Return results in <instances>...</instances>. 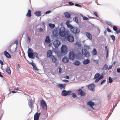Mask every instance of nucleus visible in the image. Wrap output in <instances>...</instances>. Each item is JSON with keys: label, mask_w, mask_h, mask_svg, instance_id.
Listing matches in <instances>:
<instances>
[{"label": "nucleus", "mask_w": 120, "mask_h": 120, "mask_svg": "<svg viewBox=\"0 0 120 120\" xmlns=\"http://www.w3.org/2000/svg\"><path fill=\"white\" fill-rule=\"evenodd\" d=\"M72 32L75 34L78 33L79 32V30L77 27H73Z\"/></svg>", "instance_id": "dca6fc26"}, {"label": "nucleus", "mask_w": 120, "mask_h": 120, "mask_svg": "<svg viewBox=\"0 0 120 120\" xmlns=\"http://www.w3.org/2000/svg\"><path fill=\"white\" fill-rule=\"evenodd\" d=\"M45 41L46 43H49L50 42V39L49 37L48 36H47L46 37Z\"/></svg>", "instance_id": "c756f323"}, {"label": "nucleus", "mask_w": 120, "mask_h": 120, "mask_svg": "<svg viewBox=\"0 0 120 120\" xmlns=\"http://www.w3.org/2000/svg\"><path fill=\"white\" fill-rule=\"evenodd\" d=\"M87 17L89 19H97V20H99V19H98L95 18L94 17H92L91 16H89V15H87Z\"/></svg>", "instance_id": "49530a36"}, {"label": "nucleus", "mask_w": 120, "mask_h": 120, "mask_svg": "<svg viewBox=\"0 0 120 120\" xmlns=\"http://www.w3.org/2000/svg\"><path fill=\"white\" fill-rule=\"evenodd\" d=\"M90 60L89 58H87L86 59H84L83 61V64H86L90 62Z\"/></svg>", "instance_id": "4468645a"}, {"label": "nucleus", "mask_w": 120, "mask_h": 120, "mask_svg": "<svg viewBox=\"0 0 120 120\" xmlns=\"http://www.w3.org/2000/svg\"><path fill=\"white\" fill-rule=\"evenodd\" d=\"M72 97L73 98H75L76 96V95L74 93H72Z\"/></svg>", "instance_id": "0e129e2a"}, {"label": "nucleus", "mask_w": 120, "mask_h": 120, "mask_svg": "<svg viewBox=\"0 0 120 120\" xmlns=\"http://www.w3.org/2000/svg\"><path fill=\"white\" fill-rule=\"evenodd\" d=\"M67 49V47L65 45H63L61 48V50L62 53L66 54Z\"/></svg>", "instance_id": "0eeeda50"}, {"label": "nucleus", "mask_w": 120, "mask_h": 120, "mask_svg": "<svg viewBox=\"0 0 120 120\" xmlns=\"http://www.w3.org/2000/svg\"><path fill=\"white\" fill-rule=\"evenodd\" d=\"M6 71L7 72L9 75H10L11 73V71L10 69V68L8 66L6 69Z\"/></svg>", "instance_id": "c85d7f7f"}, {"label": "nucleus", "mask_w": 120, "mask_h": 120, "mask_svg": "<svg viewBox=\"0 0 120 120\" xmlns=\"http://www.w3.org/2000/svg\"><path fill=\"white\" fill-rule=\"evenodd\" d=\"M93 14L96 17H97L98 18H99V19H100V18L99 17L98 15V13L96 11L94 12Z\"/></svg>", "instance_id": "4c0bfd02"}, {"label": "nucleus", "mask_w": 120, "mask_h": 120, "mask_svg": "<svg viewBox=\"0 0 120 120\" xmlns=\"http://www.w3.org/2000/svg\"><path fill=\"white\" fill-rule=\"evenodd\" d=\"M34 54V56H35L37 58H38V53L37 52H35Z\"/></svg>", "instance_id": "603ef678"}, {"label": "nucleus", "mask_w": 120, "mask_h": 120, "mask_svg": "<svg viewBox=\"0 0 120 120\" xmlns=\"http://www.w3.org/2000/svg\"><path fill=\"white\" fill-rule=\"evenodd\" d=\"M106 79H105L103 80H101V82H100V83L99 84L98 86H100L101 85H102L106 82Z\"/></svg>", "instance_id": "7c9ffc66"}, {"label": "nucleus", "mask_w": 120, "mask_h": 120, "mask_svg": "<svg viewBox=\"0 0 120 120\" xmlns=\"http://www.w3.org/2000/svg\"><path fill=\"white\" fill-rule=\"evenodd\" d=\"M29 64H31L33 67V68L36 71H38V70L37 67L35 64H34L33 62H30L29 63Z\"/></svg>", "instance_id": "b1692460"}, {"label": "nucleus", "mask_w": 120, "mask_h": 120, "mask_svg": "<svg viewBox=\"0 0 120 120\" xmlns=\"http://www.w3.org/2000/svg\"><path fill=\"white\" fill-rule=\"evenodd\" d=\"M112 81L113 79L110 76L108 78L109 83H112Z\"/></svg>", "instance_id": "a19ab883"}, {"label": "nucleus", "mask_w": 120, "mask_h": 120, "mask_svg": "<svg viewBox=\"0 0 120 120\" xmlns=\"http://www.w3.org/2000/svg\"><path fill=\"white\" fill-rule=\"evenodd\" d=\"M68 21L66 22V24L67 25V27L71 29H73V27L69 22H70V21L69 20H68Z\"/></svg>", "instance_id": "a211bd4d"}, {"label": "nucleus", "mask_w": 120, "mask_h": 120, "mask_svg": "<svg viewBox=\"0 0 120 120\" xmlns=\"http://www.w3.org/2000/svg\"><path fill=\"white\" fill-rule=\"evenodd\" d=\"M78 94L81 96H82V91L81 89H79L78 90Z\"/></svg>", "instance_id": "2f4dec72"}, {"label": "nucleus", "mask_w": 120, "mask_h": 120, "mask_svg": "<svg viewBox=\"0 0 120 120\" xmlns=\"http://www.w3.org/2000/svg\"><path fill=\"white\" fill-rule=\"evenodd\" d=\"M76 56V54L73 51H70L69 53L68 57L69 58L73 60H74Z\"/></svg>", "instance_id": "39448f33"}, {"label": "nucleus", "mask_w": 120, "mask_h": 120, "mask_svg": "<svg viewBox=\"0 0 120 120\" xmlns=\"http://www.w3.org/2000/svg\"><path fill=\"white\" fill-rule=\"evenodd\" d=\"M105 74L103 72H102L100 74V75L99 78H98L100 80L103 78L104 77Z\"/></svg>", "instance_id": "cd10ccee"}, {"label": "nucleus", "mask_w": 120, "mask_h": 120, "mask_svg": "<svg viewBox=\"0 0 120 120\" xmlns=\"http://www.w3.org/2000/svg\"><path fill=\"white\" fill-rule=\"evenodd\" d=\"M31 11L29 9L28 10L27 13L26 15V16L27 17H30L31 16Z\"/></svg>", "instance_id": "412c9836"}, {"label": "nucleus", "mask_w": 120, "mask_h": 120, "mask_svg": "<svg viewBox=\"0 0 120 120\" xmlns=\"http://www.w3.org/2000/svg\"><path fill=\"white\" fill-rule=\"evenodd\" d=\"M4 54L5 56L8 58H10L11 56L7 52L5 51L4 52Z\"/></svg>", "instance_id": "393cba45"}, {"label": "nucleus", "mask_w": 120, "mask_h": 120, "mask_svg": "<svg viewBox=\"0 0 120 120\" xmlns=\"http://www.w3.org/2000/svg\"><path fill=\"white\" fill-rule=\"evenodd\" d=\"M90 24H91V23L89 21L86 22L85 24L86 27L87 28H90Z\"/></svg>", "instance_id": "4be33fe9"}, {"label": "nucleus", "mask_w": 120, "mask_h": 120, "mask_svg": "<svg viewBox=\"0 0 120 120\" xmlns=\"http://www.w3.org/2000/svg\"><path fill=\"white\" fill-rule=\"evenodd\" d=\"M49 26L51 29H53L55 26V25L52 23H49Z\"/></svg>", "instance_id": "ea45409f"}, {"label": "nucleus", "mask_w": 120, "mask_h": 120, "mask_svg": "<svg viewBox=\"0 0 120 120\" xmlns=\"http://www.w3.org/2000/svg\"><path fill=\"white\" fill-rule=\"evenodd\" d=\"M95 85L93 83H90L86 86L89 90L93 92L95 91Z\"/></svg>", "instance_id": "f257e3e1"}, {"label": "nucleus", "mask_w": 120, "mask_h": 120, "mask_svg": "<svg viewBox=\"0 0 120 120\" xmlns=\"http://www.w3.org/2000/svg\"><path fill=\"white\" fill-rule=\"evenodd\" d=\"M96 27L97 28V30L98 31V34H99L100 32L101 31L99 29V27L98 26H96Z\"/></svg>", "instance_id": "4d7b16f0"}, {"label": "nucleus", "mask_w": 120, "mask_h": 120, "mask_svg": "<svg viewBox=\"0 0 120 120\" xmlns=\"http://www.w3.org/2000/svg\"><path fill=\"white\" fill-rule=\"evenodd\" d=\"M74 64L75 65H78L80 64V62L79 61H77L74 63Z\"/></svg>", "instance_id": "a18cd8bd"}, {"label": "nucleus", "mask_w": 120, "mask_h": 120, "mask_svg": "<svg viewBox=\"0 0 120 120\" xmlns=\"http://www.w3.org/2000/svg\"><path fill=\"white\" fill-rule=\"evenodd\" d=\"M40 113L37 112L35 114L34 117V120H38Z\"/></svg>", "instance_id": "ddd939ff"}, {"label": "nucleus", "mask_w": 120, "mask_h": 120, "mask_svg": "<svg viewBox=\"0 0 120 120\" xmlns=\"http://www.w3.org/2000/svg\"><path fill=\"white\" fill-rule=\"evenodd\" d=\"M116 69H115L113 72V75L114 76H116V73L115 71Z\"/></svg>", "instance_id": "bf43d9fd"}, {"label": "nucleus", "mask_w": 120, "mask_h": 120, "mask_svg": "<svg viewBox=\"0 0 120 120\" xmlns=\"http://www.w3.org/2000/svg\"><path fill=\"white\" fill-rule=\"evenodd\" d=\"M53 43L54 46L56 47H58L61 44L60 41L57 40L54 41Z\"/></svg>", "instance_id": "f8f14e48"}, {"label": "nucleus", "mask_w": 120, "mask_h": 120, "mask_svg": "<svg viewBox=\"0 0 120 120\" xmlns=\"http://www.w3.org/2000/svg\"><path fill=\"white\" fill-rule=\"evenodd\" d=\"M95 79V80L94 81V82H97L99 81L100 80L98 78H97L95 79Z\"/></svg>", "instance_id": "6e6d98bb"}, {"label": "nucleus", "mask_w": 120, "mask_h": 120, "mask_svg": "<svg viewBox=\"0 0 120 120\" xmlns=\"http://www.w3.org/2000/svg\"><path fill=\"white\" fill-rule=\"evenodd\" d=\"M105 51H106V52H108V47L107 46H105Z\"/></svg>", "instance_id": "338daca9"}, {"label": "nucleus", "mask_w": 120, "mask_h": 120, "mask_svg": "<svg viewBox=\"0 0 120 120\" xmlns=\"http://www.w3.org/2000/svg\"><path fill=\"white\" fill-rule=\"evenodd\" d=\"M69 59L67 57H65L62 59V61L63 62L67 63L69 61Z\"/></svg>", "instance_id": "6ab92c4d"}, {"label": "nucleus", "mask_w": 120, "mask_h": 120, "mask_svg": "<svg viewBox=\"0 0 120 120\" xmlns=\"http://www.w3.org/2000/svg\"><path fill=\"white\" fill-rule=\"evenodd\" d=\"M85 34L88 39L90 40H92V35L89 32H85Z\"/></svg>", "instance_id": "9b49d317"}, {"label": "nucleus", "mask_w": 120, "mask_h": 120, "mask_svg": "<svg viewBox=\"0 0 120 120\" xmlns=\"http://www.w3.org/2000/svg\"><path fill=\"white\" fill-rule=\"evenodd\" d=\"M106 30L109 33H111V30H110L109 28V27H107L106 28Z\"/></svg>", "instance_id": "09e8293b"}, {"label": "nucleus", "mask_w": 120, "mask_h": 120, "mask_svg": "<svg viewBox=\"0 0 120 120\" xmlns=\"http://www.w3.org/2000/svg\"><path fill=\"white\" fill-rule=\"evenodd\" d=\"M93 61V62H95L96 64H98L99 63V61L98 60H94Z\"/></svg>", "instance_id": "8fccbe9b"}, {"label": "nucleus", "mask_w": 120, "mask_h": 120, "mask_svg": "<svg viewBox=\"0 0 120 120\" xmlns=\"http://www.w3.org/2000/svg\"><path fill=\"white\" fill-rule=\"evenodd\" d=\"M66 39L67 40L70 42H73L74 41V38L72 35H68Z\"/></svg>", "instance_id": "1a4fd4ad"}, {"label": "nucleus", "mask_w": 120, "mask_h": 120, "mask_svg": "<svg viewBox=\"0 0 120 120\" xmlns=\"http://www.w3.org/2000/svg\"><path fill=\"white\" fill-rule=\"evenodd\" d=\"M113 66L112 65L109 66V67L108 68V70H109L110 69H111Z\"/></svg>", "instance_id": "680f3d73"}, {"label": "nucleus", "mask_w": 120, "mask_h": 120, "mask_svg": "<svg viewBox=\"0 0 120 120\" xmlns=\"http://www.w3.org/2000/svg\"><path fill=\"white\" fill-rule=\"evenodd\" d=\"M91 53L93 56H95L97 55V52L96 49L95 48H94L93 50L92 51Z\"/></svg>", "instance_id": "f3484780"}, {"label": "nucleus", "mask_w": 120, "mask_h": 120, "mask_svg": "<svg viewBox=\"0 0 120 120\" xmlns=\"http://www.w3.org/2000/svg\"><path fill=\"white\" fill-rule=\"evenodd\" d=\"M69 5L71 6L73 5H74V4L73 3L71 2H68Z\"/></svg>", "instance_id": "13d9d810"}, {"label": "nucleus", "mask_w": 120, "mask_h": 120, "mask_svg": "<svg viewBox=\"0 0 120 120\" xmlns=\"http://www.w3.org/2000/svg\"><path fill=\"white\" fill-rule=\"evenodd\" d=\"M89 19L88 18H87L86 17L83 16V20H88Z\"/></svg>", "instance_id": "de8ad7c7"}, {"label": "nucleus", "mask_w": 120, "mask_h": 120, "mask_svg": "<svg viewBox=\"0 0 120 120\" xmlns=\"http://www.w3.org/2000/svg\"><path fill=\"white\" fill-rule=\"evenodd\" d=\"M116 72L118 73H120V68L118 67L117 68Z\"/></svg>", "instance_id": "864d4df0"}, {"label": "nucleus", "mask_w": 120, "mask_h": 120, "mask_svg": "<svg viewBox=\"0 0 120 120\" xmlns=\"http://www.w3.org/2000/svg\"><path fill=\"white\" fill-rule=\"evenodd\" d=\"M34 14L38 16H40L41 14V12L40 11H36L35 12Z\"/></svg>", "instance_id": "bb28decb"}, {"label": "nucleus", "mask_w": 120, "mask_h": 120, "mask_svg": "<svg viewBox=\"0 0 120 120\" xmlns=\"http://www.w3.org/2000/svg\"><path fill=\"white\" fill-rule=\"evenodd\" d=\"M64 15L66 17L68 18H70L71 16L70 14L67 12H65L64 13Z\"/></svg>", "instance_id": "72a5a7b5"}, {"label": "nucleus", "mask_w": 120, "mask_h": 120, "mask_svg": "<svg viewBox=\"0 0 120 120\" xmlns=\"http://www.w3.org/2000/svg\"><path fill=\"white\" fill-rule=\"evenodd\" d=\"M90 48V46L89 45H87L86 44L84 45V46H83V51H86L87 50H89Z\"/></svg>", "instance_id": "2eb2a0df"}, {"label": "nucleus", "mask_w": 120, "mask_h": 120, "mask_svg": "<svg viewBox=\"0 0 120 120\" xmlns=\"http://www.w3.org/2000/svg\"><path fill=\"white\" fill-rule=\"evenodd\" d=\"M73 20L74 21H75L76 23H78V20L77 17H75L73 19Z\"/></svg>", "instance_id": "79ce46f5"}, {"label": "nucleus", "mask_w": 120, "mask_h": 120, "mask_svg": "<svg viewBox=\"0 0 120 120\" xmlns=\"http://www.w3.org/2000/svg\"><path fill=\"white\" fill-rule=\"evenodd\" d=\"M28 56L29 57L34 59V56L33 52H28Z\"/></svg>", "instance_id": "5701e85b"}, {"label": "nucleus", "mask_w": 120, "mask_h": 120, "mask_svg": "<svg viewBox=\"0 0 120 120\" xmlns=\"http://www.w3.org/2000/svg\"><path fill=\"white\" fill-rule=\"evenodd\" d=\"M65 84H59L58 85L59 87L62 90V89H65Z\"/></svg>", "instance_id": "aec40b11"}, {"label": "nucleus", "mask_w": 120, "mask_h": 120, "mask_svg": "<svg viewBox=\"0 0 120 120\" xmlns=\"http://www.w3.org/2000/svg\"><path fill=\"white\" fill-rule=\"evenodd\" d=\"M108 66L106 64H105L103 66L101 69L102 70H108Z\"/></svg>", "instance_id": "a878e982"}, {"label": "nucleus", "mask_w": 120, "mask_h": 120, "mask_svg": "<svg viewBox=\"0 0 120 120\" xmlns=\"http://www.w3.org/2000/svg\"><path fill=\"white\" fill-rule=\"evenodd\" d=\"M52 54V52L51 50H48L47 52V56L49 57H50L51 56Z\"/></svg>", "instance_id": "e433bc0d"}, {"label": "nucleus", "mask_w": 120, "mask_h": 120, "mask_svg": "<svg viewBox=\"0 0 120 120\" xmlns=\"http://www.w3.org/2000/svg\"><path fill=\"white\" fill-rule=\"evenodd\" d=\"M112 27L114 31L115 32L116 34H118L120 33V29L117 28L116 26L114 25Z\"/></svg>", "instance_id": "6e6552de"}, {"label": "nucleus", "mask_w": 120, "mask_h": 120, "mask_svg": "<svg viewBox=\"0 0 120 120\" xmlns=\"http://www.w3.org/2000/svg\"><path fill=\"white\" fill-rule=\"evenodd\" d=\"M100 75V74L98 73V72L96 73L94 75V78L93 79H95L97 78H99Z\"/></svg>", "instance_id": "58836bf2"}, {"label": "nucleus", "mask_w": 120, "mask_h": 120, "mask_svg": "<svg viewBox=\"0 0 120 120\" xmlns=\"http://www.w3.org/2000/svg\"><path fill=\"white\" fill-rule=\"evenodd\" d=\"M34 52L33 50L29 48L28 50V52Z\"/></svg>", "instance_id": "5fc2aeb1"}, {"label": "nucleus", "mask_w": 120, "mask_h": 120, "mask_svg": "<svg viewBox=\"0 0 120 120\" xmlns=\"http://www.w3.org/2000/svg\"><path fill=\"white\" fill-rule=\"evenodd\" d=\"M75 5L77 7H81L82 6L81 5L77 4H75Z\"/></svg>", "instance_id": "69168bd1"}, {"label": "nucleus", "mask_w": 120, "mask_h": 120, "mask_svg": "<svg viewBox=\"0 0 120 120\" xmlns=\"http://www.w3.org/2000/svg\"><path fill=\"white\" fill-rule=\"evenodd\" d=\"M51 58L52 59V61L53 63H55L57 60L53 56H52L51 57Z\"/></svg>", "instance_id": "f704fd0d"}, {"label": "nucleus", "mask_w": 120, "mask_h": 120, "mask_svg": "<svg viewBox=\"0 0 120 120\" xmlns=\"http://www.w3.org/2000/svg\"><path fill=\"white\" fill-rule=\"evenodd\" d=\"M105 22L107 24L110 26L111 27H112V25H113V23L111 22L106 20L105 21Z\"/></svg>", "instance_id": "473e14b6"}, {"label": "nucleus", "mask_w": 120, "mask_h": 120, "mask_svg": "<svg viewBox=\"0 0 120 120\" xmlns=\"http://www.w3.org/2000/svg\"><path fill=\"white\" fill-rule=\"evenodd\" d=\"M110 37L111 38L113 41H114L115 40V36L113 35H111L110 36Z\"/></svg>", "instance_id": "37998d69"}, {"label": "nucleus", "mask_w": 120, "mask_h": 120, "mask_svg": "<svg viewBox=\"0 0 120 120\" xmlns=\"http://www.w3.org/2000/svg\"><path fill=\"white\" fill-rule=\"evenodd\" d=\"M73 44L79 47H81V45L80 42H77L75 43H74Z\"/></svg>", "instance_id": "c9c22d12"}, {"label": "nucleus", "mask_w": 120, "mask_h": 120, "mask_svg": "<svg viewBox=\"0 0 120 120\" xmlns=\"http://www.w3.org/2000/svg\"><path fill=\"white\" fill-rule=\"evenodd\" d=\"M83 55L84 57H83V59H84V57H86L88 58L90 55L89 52L87 50L83 51Z\"/></svg>", "instance_id": "9d476101"}, {"label": "nucleus", "mask_w": 120, "mask_h": 120, "mask_svg": "<svg viewBox=\"0 0 120 120\" xmlns=\"http://www.w3.org/2000/svg\"><path fill=\"white\" fill-rule=\"evenodd\" d=\"M115 108V107H114V105H113V108L112 109H111L110 110V115L112 114V112H113L114 109Z\"/></svg>", "instance_id": "c03bdc74"}, {"label": "nucleus", "mask_w": 120, "mask_h": 120, "mask_svg": "<svg viewBox=\"0 0 120 120\" xmlns=\"http://www.w3.org/2000/svg\"><path fill=\"white\" fill-rule=\"evenodd\" d=\"M116 61H114L112 64V66H113L114 65L116 64Z\"/></svg>", "instance_id": "774afa93"}, {"label": "nucleus", "mask_w": 120, "mask_h": 120, "mask_svg": "<svg viewBox=\"0 0 120 120\" xmlns=\"http://www.w3.org/2000/svg\"><path fill=\"white\" fill-rule=\"evenodd\" d=\"M71 92V91H67L65 90H64L62 92L61 95L64 96H66L67 95H70Z\"/></svg>", "instance_id": "423d86ee"}, {"label": "nucleus", "mask_w": 120, "mask_h": 120, "mask_svg": "<svg viewBox=\"0 0 120 120\" xmlns=\"http://www.w3.org/2000/svg\"><path fill=\"white\" fill-rule=\"evenodd\" d=\"M87 105L88 106L90 107L93 110H95V109L93 107L96 104H95L94 102L92 101V100H90L87 102Z\"/></svg>", "instance_id": "f03ea898"}, {"label": "nucleus", "mask_w": 120, "mask_h": 120, "mask_svg": "<svg viewBox=\"0 0 120 120\" xmlns=\"http://www.w3.org/2000/svg\"><path fill=\"white\" fill-rule=\"evenodd\" d=\"M107 97L108 98V100H109L111 98V95H110V93H109V94L107 95Z\"/></svg>", "instance_id": "3c124183"}, {"label": "nucleus", "mask_w": 120, "mask_h": 120, "mask_svg": "<svg viewBox=\"0 0 120 120\" xmlns=\"http://www.w3.org/2000/svg\"><path fill=\"white\" fill-rule=\"evenodd\" d=\"M59 34L60 36L63 37L65 34V29L64 27H61L60 29Z\"/></svg>", "instance_id": "20e7f679"}, {"label": "nucleus", "mask_w": 120, "mask_h": 120, "mask_svg": "<svg viewBox=\"0 0 120 120\" xmlns=\"http://www.w3.org/2000/svg\"><path fill=\"white\" fill-rule=\"evenodd\" d=\"M108 52H106V53L105 54V57L107 59L108 56Z\"/></svg>", "instance_id": "e2e57ef3"}, {"label": "nucleus", "mask_w": 120, "mask_h": 120, "mask_svg": "<svg viewBox=\"0 0 120 120\" xmlns=\"http://www.w3.org/2000/svg\"><path fill=\"white\" fill-rule=\"evenodd\" d=\"M62 69L60 68H59V73L60 74L62 73Z\"/></svg>", "instance_id": "052dcab7"}, {"label": "nucleus", "mask_w": 120, "mask_h": 120, "mask_svg": "<svg viewBox=\"0 0 120 120\" xmlns=\"http://www.w3.org/2000/svg\"><path fill=\"white\" fill-rule=\"evenodd\" d=\"M41 107L42 109H45L46 110H47V105L45 101L43 100H40Z\"/></svg>", "instance_id": "7ed1b4c3"}]
</instances>
